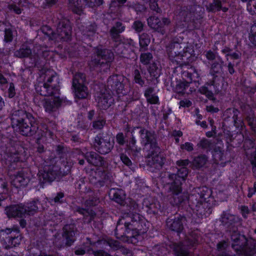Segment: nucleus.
Here are the masks:
<instances>
[{"label":"nucleus","instance_id":"1","mask_svg":"<svg viewBox=\"0 0 256 256\" xmlns=\"http://www.w3.org/2000/svg\"><path fill=\"white\" fill-rule=\"evenodd\" d=\"M11 120L12 127L18 128L23 136H35L38 140L46 136V132L39 128L32 114L26 110L14 111L12 114Z\"/></svg>","mask_w":256,"mask_h":256},{"label":"nucleus","instance_id":"2","mask_svg":"<svg viewBox=\"0 0 256 256\" xmlns=\"http://www.w3.org/2000/svg\"><path fill=\"white\" fill-rule=\"evenodd\" d=\"M114 60V54L110 50L96 48L89 62L91 68L100 72L110 70V62Z\"/></svg>","mask_w":256,"mask_h":256},{"label":"nucleus","instance_id":"3","mask_svg":"<svg viewBox=\"0 0 256 256\" xmlns=\"http://www.w3.org/2000/svg\"><path fill=\"white\" fill-rule=\"evenodd\" d=\"M22 240L18 229L6 228L0 230V248L8 250L18 246Z\"/></svg>","mask_w":256,"mask_h":256},{"label":"nucleus","instance_id":"4","mask_svg":"<svg viewBox=\"0 0 256 256\" xmlns=\"http://www.w3.org/2000/svg\"><path fill=\"white\" fill-rule=\"evenodd\" d=\"M70 172V166H65L64 169L58 166H52L46 167L43 171L39 172V178L42 180L43 182H52L56 178L66 175Z\"/></svg>","mask_w":256,"mask_h":256},{"label":"nucleus","instance_id":"5","mask_svg":"<svg viewBox=\"0 0 256 256\" xmlns=\"http://www.w3.org/2000/svg\"><path fill=\"white\" fill-rule=\"evenodd\" d=\"M169 177L172 180L174 179L169 188L170 192V202L172 205L178 206L187 200L188 196L186 194L182 192V182L180 180L176 179V176L170 174Z\"/></svg>","mask_w":256,"mask_h":256},{"label":"nucleus","instance_id":"6","mask_svg":"<svg viewBox=\"0 0 256 256\" xmlns=\"http://www.w3.org/2000/svg\"><path fill=\"white\" fill-rule=\"evenodd\" d=\"M72 28L70 21L65 18L61 19L58 22L56 32H52L50 38L56 41H67L71 36Z\"/></svg>","mask_w":256,"mask_h":256},{"label":"nucleus","instance_id":"7","mask_svg":"<svg viewBox=\"0 0 256 256\" xmlns=\"http://www.w3.org/2000/svg\"><path fill=\"white\" fill-rule=\"evenodd\" d=\"M76 228L74 224H66L63 228L62 238L56 239L54 244L58 248L70 246L75 241Z\"/></svg>","mask_w":256,"mask_h":256},{"label":"nucleus","instance_id":"8","mask_svg":"<svg viewBox=\"0 0 256 256\" xmlns=\"http://www.w3.org/2000/svg\"><path fill=\"white\" fill-rule=\"evenodd\" d=\"M189 50L190 48L184 42H172L167 48V52L170 58L176 62L186 56V54L189 52Z\"/></svg>","mask_w":256,"mask_h":256},{"label":"nucleus","instance_id":"9","mask_svg":"<svg viewBox=\"0 0 256 256\" xmlns=\"http://www.w3.org/2000/svg\"><path fill=\"white\" fill-rule=\"evenodd\" d=\"M201 238L197 232H192L186 236L185 240L176 248L175 251L178 256H191L186 250V246H194L200 242Z\"/></svg>","mask_w":256,"mask_h":256},{"label":"nucleus","instance_id":"10","mask_svg":"<svg viewBox=\"0 0 256 256\" xmlns=\"http://www.w3.org/2000/svg\"><path fill=\"white\" fill-rule=\"evenodd\" d=\"M137 129H140L138 133L141 138V143L144 146V148L148 151L149 149L154 148L156 152H158V146L154 132L141 128H137Z\"/></svg>","mask_w":256,"mask_h":256},{"label":"nucleus","instance_id":"11","mask_svg":"<svg viewBox=\"0 0 256 256\" xmlns=\"http://www.w3.org/2000/svg\"><path fill=\"white\" fill-rule=\"evenodd\" d=\"M124 77L122 76L112 75L108 79L106 86L111 91H115L118 94H125L124 84Z\"/></svg>","mask_w":256,"mask_h":256},{"label":"nucleus","instance_id":"12","mask_svg":"<svg viewBox=\"0 0 256 256\" xmlns=\"http://www.w3.org/2000/svg\"><path fill=\"white\" fill-rule=\"evenodd\" d=\"M146 156L147 164L150 167L159 169L164 164V158L160 154V148L158 146V150L156 152L154 148L149 149Z\"/></svg>","mask_w":256,"mask_h":256},{"label":"nucleus","instance_id":"13","mask_svg":"<svg viewBox=\"0 0 256 256\" xmlns=\"http://www.w3.org/2000/svg\"><path fill=\"white\" fill-rule=\"evenodd\" d=\"M94 146L98 152L105 154L111 151L114 146V142H110L108 136H102L99 134L95 138Z\"/></svg>","mask_w":256,"mask_h":256},{"label":"nucleus","instance_id":"14","mask_svg":"<svg viewBox=\"0 0 256 256\" xmlns=\"http://www.w3.org/2000/svg\"><path fill=\"white\" fill-rule=\"evenodd\" d=\"M147 21L148 24L150 28L162 34L165 33L164 28L168 26L171 23L170 20L167 18H163L160 20L156 16L149 17Z\"/></svg>","mask_w":256,"mask_h":256},{"label":"nucleus","instance_id":"15","mask_svg":"<svg viewBox=\"0 0 256 256\" xmlns=\"http://www.w3.org/2000/svg\"><path fill=\"white\" fill-rule=\"evenodd\" d=\"M42 76L45 82L57 93L59 92V78L57 74L52 70H43Z\"/></svg>","mask_w":256,"mask_h":256},{"label":"nucleus","instance_id":"16","mask_svg":"<svg viewBox=\"0 0 256 256\" xmlns=\"http://www.w3.org/2000/svg\"><path fill=\"white\" fill-rule=\"evenodd\" d=\"M32 44L25 42L23 44L20 48L16 50L14 52V56L18 58H29L30 59L34 58V62H32L30 66H34L36 65V58L32 55Z\"/></svg>","mask_w":256,"mask_h":256},{"label":"nucleus","instance_id":"17","mask_svg":"<svg viewBox=\"0 0 256 256\" xmlns=\"http://www.w3.org/2000/svg\"><path fill=\"white\" fill-rule=\"evenodd\" d=\"M186 222V218L180 216L174 218H168L166 222L168 228L172 231L180 233L184 230Z\"/></svg>","mask_w":256,"mask_h":256},{"label":"nucleus","instance_id":"18","mask_svg":"<svg viewBox=\"0 0 256 256\" xmlns=\"http://www.w3.org/2000/svg\"><path fill=\"white\" fill-rule=\"evenodd\" d=\"M6 211L9 218H22L26 214L24 205L22 204L6 207Z\"/></svg>","mask_w":256,"mask_h":256},{"label":"nucleus","instance_id":"19","mask_svg":"<svg viewBox=\"0 0 256 256\" xmlns=\"http://www.w3.org/2000/svg\"><path fill=\"white\" fill-rule=\"evenodd\" d=\"M125 30V26L120 22H116L110 30V34L112 39L116 42H122L120 34Z\"/></svg>","mask_w":256,"mask_h":256},{"label":"nucleus","instance_id":"20","mask_svg":"<svg viewBox=\"0 0 256 256\" xmlns=\"http://www.w3.org/2000/svg\"><path fill=\"white\" fill-rule=\"evenodd\" d=\"M98 106L102 110L108 108L112 103L114 100L111 94L108 92L100 94L97 98Z\"/></svg>","mask_w":256,"mask_h":256},{"label":"nucleus","instance_id":"21","mask_svg":"<svg viewBox=\"0 0 256 256\" xmlns=\"http://www.w3.org/2000/svg\"><path fill=\"white\" fill-rule=\"evenodd\" d=\"M85 158L90 164L96 166H102L106 162L102 157L94 152H87Z\"/></svg>","mask_w":256,"mask_h":256},{"label":"nucleus","instance_id":"22","mask_svg":"<svg viewBox=\"0 0 256 256\" xmlns=\"http://www.w3.org/2000/svg\"><path fill=\"white\" fill-rule=\"evenodd\" d=\"M237 220L238 218L236 216L227 212H224L220 218V222L222 224L230 228H234Z\"/></svg>","mask_w":256,"mask_h":256},{"label":"nucleus","instance_id":"23","mask_svg":"<svg viewBox=\"0 0 256 256\" xmlns=\"http://www.w3.org/2000/svg\"><path fill=\"white\" fill-rule=\"evenodd\" d=\"M62 101L59 98L56 96L50 99H46L42 102V104L47 112L56 111L60 106Z\"/></svg>","mask_w":256,"mask_h":256},{"label":"nucleus","instance_id":"24","mask_svg":"<svg viewBox=\"0 0 256 256\" xmlns=\"http://www.w3.org/2000/svg\"><path fill=\"white\" fill-rule=\"evenodd\" d=\"M36 90L38 94L44 96L55 95L57 93L45 82H39L36 85Z\"/></svg>","mask_w":256,"mask_h":256},{"label":"nucleus","instance_id":"25","mask_svg":"<svg viewBox=\"0 0 256 256\" xmlns=\"http://www.w3.org/2000/svg\"><path fill=\"white\" fill-rule=\"evenodd\" d=\"M109 195L112 200L120 204H124L126 196L124 192L122 190L112 188L110 190Z\"/></svg>","mask_w":256,"mask_h":256},{"label":"nucleus","instance_id":"26","mask_svg":"<svg viewBox=\"0 0 256 256\" xmlns=\"http://www.w3.org/2000/svg\"><path fill=\"white\" fill-rule=\"evenodd\" d=\"M242 251L246 256H254L256 254V240L252 238L248 239Z\"/></svg>","mask_w":256,"mask_h":256},{"label":"nucleus","instance_id":"27","mask_svg":"<svg viewBox=\"0 0 256 256\" xmlns=\"http://www.w3.org/2000/svg\"><path fill=\"white\" fill-rule=\"evenodd\" d=\"M206 8L208 12H218L220 10L224 12H226L228 10V8L222 6V2L220 0H213L212 2L210 3L206 6Z\"/></svg>","mask_w":256,"mask_h":256},{"label":"nucleus","instance_id":"28","mask_svg":"<svg viewBox=\"0 0 256 256\" xmlns=\"http://www.w3.org/2000/svg\"><path fill=\"white\" fill-rule=\"evenodd\" d=\"M208 206V205L206 202H197L195 207L194 208V210L195 211L196 214L198 215V217L202 218L204 216H206L208 214H210L211 212L209 208L207 210H206V208H207Z\"/></svg>","mask_w":256,"mask_h":256},{"label":"nucleus","instance_id":"29","mask_svg":"<svg viewBox=\"0 0 256 256\" xmlns=\"http://www.w3.org/2000/svg\"><path fill=\"white\" fill-rule=\"evenodd\" d=\"M130 46L124 44H120L116 48V52L123 58H128L131 54H132V51L128 48Z\"/></svg>","mask_w":256,"mask_h":256},{"label":"nucleus","instance_id":"30","mask_svg":"<svg viewBox=\"0 0 256 256\" xmlns=\"http://www.w3.org/2000/svg\"><path fill=\"white\" fill-rule=\"evenodd\" d=\"M28 182L29 178L22 172H18L13 180V184L16 188L26 186Z\"/></svg>","mask_w":256,"mask_h":256},{"label":"nucleus","instance_id":"31","mask_svg":"<svg viewBox=\"0 0 256 256\" xmlns=\"http://www.w3.org/2000/svg\"><path fill=\"white\" fill-rule=\"evenodd\" d=\"M70 8L74 13L80 14L82 12V8L84 6L82 0H69Z\"/></svg>","mask_w":256,"mask_h":256},{"label":"nucleus","instance_id":"32","mask_svg":"<svg viewBox=\"0 0 256 256\" xmlns=\"http://www.w3.org/2000/svg\"><path fill=\"white\" fill-rule=\"evenodd\" d=\"M150 42V36L146 33H142L140 36V50L144 52L148 50V47Z\"/></svg>","mask_w":256,"mask_h":256},{"label":"nucleus","instance_id":"33","mask_svg":"<svg viewBox=\"0 0 256 256\" xmlns=\"http://www.w3.org/2000/svg\"><path fill=\"white\" fill-rule=\"evenodd\" d=\"M238 236L239 238L238 240L232 243V247L237 251L242 250V249L244 248V245H246L248 240L244 235Z\"/></svg>","mask_w":256,"mask_h":256},{"label":"nucleus","instance_id":"34","mask_svg":"<svg viewBox=\"0 0 256 256\" xmlns=\"http://www.w3.org/2000/svg\"><path fill=\"white\" fill-rule=\"evenodd\" d=\"M76 96L78 98H86L88 96V88L83 86L74 87Z\"/></svg>","mask_w":256,"mask_h":256},{"label":"nucleus","instance_id":"35","mask_svg":"<svg viewBox=\"0 0 256 256\" xmlns=\"http://www.w3.org/2000/svg\"><path fill=\"white\" fill-rule=\"evenodd\" d=\"M86 82V76L80 72L76 73L74 76L72 86L74 88L84 85Z\"/></svg>","mask_w":256,"mask_h":256},{"label":"nucleus","instance_id":"36","mask_svg":"<svg viewBox=\"0 0 256 256\" xmlns=\"http://www.w3.org/2000/svg\"><path fill=\"white\" fill-rule=\"evenodd\" d=\"M208 161V157L204 154L200 155L194 159L192 165L196 168L203 166Z\"/></svg>","mask_w":256,"mask_h":256},{"label":"nucleus","instance_id":"37","mask_svg":"<svg viewBox=\"0 0 256 256\" xmlns=\"http://www.w3.org/2000/svg\"><path fill=\"white\" fill-rule=\"evenodd\" d=\"M4 152L8 158H12V159L10 160V161L15 162L18 160V152L14 147L9 145L6 146Z\"/></svg>","mask_w":256,"mask_h":256},{"label":"nucleus","instance_id":"38","mask_svg":"<svg viewBox=\"0 0 256 256\" xmlns=\"http://www.w3.org/2000/svg\"><path fill=\"white\" fill-rule=\"evenodd\" d=\"M38 200H34L27 204L26 206H24L26 210V214L33 215L38 210Z\"/></svg>","mask_w":256,"mask_h":256},{"label":"nucleus","instance_id":"39","mask_svg":"<svg viewBox=\"0 0 256 256\" xmlns=\"http://www.w3.org/2000/svg\"><path fill=\"white\" fill-rule=\"evenodd\" d=\"M197 146L203 150H206V151H210L213 146L210 140L206 138H203L198 144Z\"/></svg>","mask_w":256,"mask_h":256},{"label":"nucleus","instance_id":"40","mask_svg":"<svg viewBox=\"0 0 256 256\" xmlns=\"http://www.w3.org/2000/svg\"><path fill=\"white\" fill-rule=\"evenodd\" d=\"M189 84L186 82H180L176 84L175 90L177 93L184 94L186 92V90Z\"/></svg>","mask_w":256,"mask_h":256},{"label":"nucleus","instance_id":"41","mask_svg":"<svg viewBox=\"0 0 256 256\" xmlns=\"http://www.w3.org/2000/svg\"><path fill=\"white\" fill-rule=\"evenodd\" d=\"M222 72V66L218 62H214L211 66L210 73L214 76L216 74H220Z\"/></svg>","mask_w":256,"mask_h":256},{"label":"nucleus","instance_id":"42","mask_svg":"<svg viewBox=\"0 0 256 256\" xmlns=\"http://www.w3.org/2000/svg\"><path fill=\"white\" fill-rule=\"evenodd\" d=\"M152 58V56L150 52L142 53L140 56V60L144 64H148Z\"/></svg>","mask_w":256,"mask_h":256},{"label":"nucleus","instance_id":"43","mask_svg":"<svg viewBox=\"0 0 256 256\" xmlns=\"http://www.w3.org/2000/svg\"><path fill=\"white\" fill-rule=\"evenodd\" d=\"M188 174V170L186 167L183 166L178 169L177 174H174L176 176V178L178 180V178H181L183 180L186 177ZM178 180H180L178 179Z\"/></svg>","mask_w":256,"mask_h":256},{"label":"nucleus","instance_id":"44","mask_svg":"<svg viewBox=\"0 0 256 256\" xmlns=\"http://www.w3.org/2000/svg\"><path fill=\"white\" fill-rule=\"evenodd\" d=\"M247 8L252 14H256V0H249Z\"/></svg>","mask_w":256,"mask_h":256},{"label":"nucleus","instance_id":"45","mask_svg":"<svg viewBox=\"0 0 256 256\" xmlns=\"http://www.w3.org/2000/svg\"><path fill=\"white\" fill-rule=\"evenodd\" d=\"M106 243L114 250H118L121 248L120 242L117 240L110 239L106 240Z\"/></svg>","mask_w":256,"mask_h":256},{"label":"nucleus","instance_id":"46","mask_svg":"<svg viewBox=\"0 0 256 256\" xmlns=\"http://www.w3.org/2000/svg\"><path fill=\"white\" fill-rule=\"evenodd\" d=\"M106 124V120L104 119H100L94 120L93 122L92 126L96 130H101Z\"/></svg>","mask_w":256,"mask_h":256},{"label":"nucleus","instance_id":"47","mask_svg":"<svg viewBox=\"0 0 256 256\" xmlns=\"http://www.w3.org/2000/svg\"><path fill=\"white\" fill-rule=\"evenodd\" d=\"M76 211L79 213L83 214L84 216H90V218L89 221L90 222L94 218V215L92 214V212L91 210L90 212H89L88 210L80 208H78L76 209Z\"/></svg>","mask_w":256,"mask_h":256},{"label":"nucleus","instance_id":"48","mask_svg":"<svg viewBox=\"0 0 256 256\" xmlns=\"http://www.w3.org/2000/svg\"><path fill=\"white\" fill-rule=\"evenodd\" d=\"M250 40L254 44L256 45V23L251 26Z\"/></svg>","mask_w":256,"mask_h":256},{"label":"nucleus","instance_id":"49","mask_svg":"<svg viewBox=\"0 0 256 256\" xmlns=\"http://www.w3.org/2000/svg\"><path fill=\"white\" fill-rule=\"evenodd\" d=\"M13 39V34L10 28H6L4 30V41L6 42H12Z\"/></svg>","mask_w":256,"mask_h":256},{"label":"nucleus","instance_id":"50","mask_svg":"<svg viewBox=\"0 0 256 256\" xmlns=\"http://www.w3.org/2000/svg\"><path fill=\"white\" fill-rule=\"evenodd\" d=\"M214 156L215 158H218L219 160H222L223 152L222 148L220 147H216L214 148Z\"/></svg>","mask_w":256,"mask_h":256},{"label":"nucleus","instance_id":"51","mask_svg":"<svg viewBox=\"0 0 256 256\" xmlns=\"http://www.w3.org/2000/svg\"><path fill=\"white\" fill-rule=\"evenodd\" d=\"M158 0H150V8L156 12L157 13H160L161 12L160 8L158 6L157 2Z\"/></svg>","mask_w":256,"mask_h":256},{"label":"nucleus","instance_id":"52","mask_svg":"<svg viewBox=\"0 0 256 256\" xmlns=\"http://www.w3.org/2000/svg\"><path fill=\"white\" fill-rule=\"evenodd\" d=\"M134 78L136 82L142 86L144 84V82L142 80L140 72L138 70H135L134 71Z\"/></svg>","mask_w":256,"mask_h":256},{"label":"nucleus","instance_id":"53","mask_svg":"<svg viewBox=\"0 0 256 256\" xmlns=\"http://www.w3.org/2000/svg\"><path fill=\"white\" fill-rule=\"evenodd\" d=\"M136 140L132 136L128 148L130 150L134 152H138L140 150V148H138L136 146Z\"/></svg>","mask_w":256,"mask_h":256},{"label":"nucleus","instance_id":"54","mask_svg":"<svg viewBox=\"0 0 256 256\" xmlns=\"http://www.w3.org/2000/svg\"><path fill=\"white\" fill-rule=\"evenodd\" d=\"M8 184L2 180L0 179V194H6L8 192Z\"/></svg>","mask_w":256,"mask_h":256},{"label":"nucleus","instance_id":"55","mask_svg":"<svg viewBox=\"0 0 256 256\" xmlns=\"http://www.w3.org/2000/svg\"><path fill=\"white\" fill-rule=\"evenodd\" d=\"M194 75H197V74L194 73H192L190 72H184L183 73V76L184 78H187V81L186 82H188V84H189L191 83L192 81L193 77L194 76Z\"/></svg>","mask_w":256,"mask_h":256},{"label":"nucleus","instance_id":"56","mask_svg":"<svg viewBox=\"0 0 256 256\" xmlns=\"http://www.w3.org/2000/svg\"><path fill=\"white\" fill-rule=\"evenodd\" d=\"M132 26L136 31L139 32L142 30L144 24L142 22L136 20L134 22Z\"/></svg>","mask_w":256,"mask_h":256},{"label":"nucleus","instance_id":"57","mask_svg":"<svg viewBox=\"0 0 256 256\" xmlns=\"http://www.w3.org/2000/svg\"><path fill=\"white\" fill-rule=\"evenodd\" d=\"M8 96L10 98H12L16 94L15 87L14 83L10 82V86L8 90Z\"/></svg>","mask_w":256,"mask_h":256},{"label":"nucleus","instance_id":"58","mask_svg":"<svg viewBox=\"0 0 256 256\" xmlns=\"http://www.w3.org/2000/svg\"><path fill=\"white\" fill-rule=\"evenodd\" d=\"M64 194L62 192H59L56 196L52 200L55 203L61 204L64 202Z\"/></svg>","mask_w":256,"mask_h":256},{"label":"nucleus","instance_id":"59","mask_svg":"<svg viewBox=\"0 0 256 256\" xmlns=\"http://www.w3.org/2000/svg\"><path fill=\"white\" fill-rule=\"evenodd\" d=\"M116 142L120 146H123L125 144V138L122 132H120L116 134Z\"/></svg>","mask_w":256,"mask_h":256},{"label":"nucleus","instance_id":"60","mask_svg":"<svg viewBox=\"0 0 256 256\" xmlns=\"http://www.w3.org/2000/svg\"><path fill=\"white\" fill-rule=\"evenodd\" d=\"M201 94L206 95L208 98H210L213 96V93L210 91L207 88L202 87L200 90Z\"/></svg>","mask_w":256,"mask_h":256},{"label":"nucleus","instance_id":"61","mask_svg":"<svg viewBox=\"0 0 256 256\" xmlns=\"http://www.w3.org/2000/svg\"><path fill=\"white\" fill-rule=\"evenodd\" d=\"M232 228H233V230L232 232V233L230 234V237H231V240L232 241V242H234V241L238 240V239L239 238L238 236H242V235L240 234H239V232H237L235 227Z\"/></svg>","mask_w":256,"mask_h":256},{"label":"nucleus","instance_id":"62","mask_svg":"<svg viewBox=\"0 0 256 256\" xmlns=\"http://www.w3.org/2000/svg\"><path fill=\"white\" fill-rule=\"evenodd\" d=\"M120 159L122 162L128 166H130L132 164L131 160L128 156L124 154H120Z\"/></svg>","mask_w":256,"mask_h":256},{"label":"nucleus","instance_id":"63","mask_svg":"<svg viewBox=\"0 0 256 256\" xmlns=\"http://www.w3.org/2000/svg\"><path fill=\"white\" fill-rule=\"evenodd\" d=\"M158 68L156 67L155 64L150 65L149 68V72L151 76L156 77L158 76V73L157 72Z\"/></svg>","mask_w":256,"mask_h":256},{"label":"nucleus","instance_id":"64","mask_svg":"<svg viewBox=\"0 0 256 256\" xmlns=\"http://www.w3.org/2000/svg\"><path fill=\"white\" fill-rule=\"evenodd\" d=\"M228 246V244L225 240H222L219 242L217 244V250L218 251H222L224 250Z\"/></svg>","mask_w":256,"mask_h":256}]
</instances>
